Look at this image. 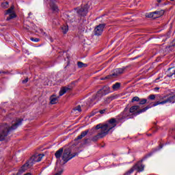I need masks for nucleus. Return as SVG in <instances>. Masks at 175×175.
I'll list each match as a JSON object with an SVG mask.
<instances>
[{
  "label": "nucleus",
  "instance_id": "f257e3e1",
  "mask_svg": "<svg viewBox=\"0 0 175 175\" xmlns=\"http://www.w3.org/2000/svg\"><path fill=\"white\" fill-rule=\"evenodd\" d=\"M23 119L16 118L12 122V126L8 124H3L0 126V142H8L10 138L12 131L17 129L23 124Z\"/></svg>",
  "mask_w": 175,
  "mask_h": 175
},
{
  "label": "nucleus",
  "instance_id": "f03ea898",
  "mask_svg": "<svg viewBox=\"0 0 175 175\" xmlns=\"http://www.w3.org/2000/svg\"><path fill=\"white\" fill-rule=\"evenodd\" d=\"M44 157V154H36L33 155L30 159L21 167L19 172L16 175H20L21 173H24L25 170H28L29 167H32L33 164L36 163V162H40Z\"/></svg>",
  "mask_w": 175,
  "mask_h": 175
},
{
  "label": "nucleus",
  "instance_id": "7ed1b4c3",
  "mask_svg": "<svg viewBox=\"0 0 175 175\" xmlns=\"http://www.w3.org/2000/svg\"><path fill=\"white\" fill-rule=\"evenodd\" d=\"M152 155V153H148L146 154L144 158L138 161L130 170H129L127 172L125 173V175H131L132 174L133 172H135V170H137V172H143L144 170V165L142 164V162L144 161H146L147 158H150Z\"/></svg>",
  "mask_w": 175,
  "mask_h": 175
},
{
  "label": "nucleus",
  "instance_id": "20e7f679",
  "mask_svg": "<svg viewBox=\"0 0 175 175\" xmlns=\"http://www.w3.org/2000/svg\"><path fill=\"white\" fill-rule=\"evenodd\" d=\"M117 126V120L116 118H111L107 122L103 125L102 131L107 135L111 131L113 132V129Z\"/></svg>",
  "mask_w": 175,
  "mask_h": 175
},
{
  "label": "nucleus",
  "instance_id": "39448f33",
  "mask_svg": "<svg viewBox=\"0 0 175 175\" xmlns=\"http://www.w3.org/2000/svg\"><path fill=\"white\" fill-rule=\"evenodd\" d=\"M105 96L101 91L98 90L97 93L93 96L92 99L90 100V103H88V106H94L96 102H99Z\"/></svg>",
  "mask_w": 175,
  "mask_h": 175
},
{
  "label": "nucleus",
  "instance_id": "423d86ee",
  "mask_svg": "<svg viewBox=\"0 0 175 175\" xmlns=\"http://www.w3.org/2000/svg\"><path fill=\"white\" fill-rule=\"evenodd\" d=\"M70 152V149L69 148L64 150L62 155V160L64 161V163H66V162H68V161H70V159L75 158V157L78 154L77 153H74L72 154Z\"/></svg>",
  "mask_w": 175,
  "mask_h": 175
},
{
  "label": "nucleus",
  "instance_id": "0eeeda50",
  "mask_svg": "<svg viewBox=\"0 0 175 175\" xmlns=\"http://www.w3.org/2000/svg\"><path fill=\"white\" fill-rule=\"evenodd\" d=\"M4 14L5 16H8L6 18L7 21H10L12 18H15L16 16V12H14V6L12 5L10 9L5 10Z\"/></svg>",
  "mask_w": 175,
  "mask_h": 175
},
{
  "label": "nucleus",
  "instance_id": "6e6552de",
  "mask_svg": "<svg viewBox=\"0 0 175 175\" xmlns=\"http://www.w3.org/2000/svg\"><path fill=\"white\" fill-rule=\"evenodd\" d=\"M77 13L78 16H81L82 17L87 16V14L88 13V5H85L83 7L78 8Z\"/></svg>",
  "mask_w": 175,
  "mask_h": 175
},
{
  "label": "nucleus",
  "instance_id": "1a4fd4ad",
  "mask_svg": "<svg viewBox=\"0 0 175 175\" xmlns=\"http://www.w3.org/2000/svg\"><path fill=\"white\" fill-rule=\"evenodd\" d=\"M105 27H106L105 24H100L94 29V35L96 36H100L103 32V29H105Z\"/></svg>",
  "mask_w": 175,
  "mask_h": 175
},
{
  "label": "nucleus",
  "instance_id": "9d476101",
  "mask_svg": "<svg viewBox=\"0 0 175 175\" xmlns=\"http://www.w3.org/2000/svg\"><path fill=\"white\" fill-rule=\"evenodd\" d=\"M126 69V67H122L121 68H116L115 70H113V72L111 76L117 77V76H119V75H122V73L125 72Z\"/></svg>",
  "mask_w": 175,
  "mask_h": 175
},
{
  "label": "nucleus",
  "instance_id": "9b49d317",
  "mask_svg": "<svg viewBox=\"0 0 175 175\" xmlns=\"http://www.w3.org/2000/svg\"><path fill=\"white\" fill-rule=\"evenodd\" d=\"M105 136H106L105 133H104L103 131H100L96 135L92 138V141L97 142L98 139H102L103 137H105Z\"/></svg>",
  "mask_w": 175,
  "mask_h": 175
},
{
  "label": "nucleus",
  "instance_id": "f8f14e48",
  "mask_svg": "<svg viewBox=\"0 0 175 175\" xmlns=\"http://www.w3.org/2000/svg\"><path fill=\"white\" fill-rule=\"evenodd\" d=\"M64 152L63 148H59L56 152L55 153V157L57 158V164H58V162L61 161V157H62V153Z\"/></svg>",
  "mask_w": 175,
  "mask_h": 175
},
{
  "label": "nucleus",
  "instance_id": "ddd939ff",
  "mask_svg": "<svg viewBox=\"0 0 175 175\" xmlns=\"http://www.w3.org/2000/svg\"><path fill=\"white\" fill-rule=\"evenodd\" d=\"M103 95H107V94L110 93V88L109 86H104L102 89L100 90Z\"/></svg>",
  "mask_w": 175,
  "mask_h": 175
},
{
  "label": "nucleus",
  "instance_id": "4468645a",
  "mask_svg": "<svg viewBox=\"0 0 175 175\" xmlns=\"http://www.w3.org/2000/svg\"><path fill=\"white\" fill-rule=\"evenodd\" d=\"M70 90V88L64 87L62 88L59 91V96H62V95H65L66 92H68Z\"/></svg>",
  "mask_w": 175,
  "mask_h": 175
},
{
  "label": "nucleus",
  "instance_id": "2eb2a0df",
  "mask_svg": "<svg viewBox=\"0 0 175 175\" xmlns=\"http://www.w3.org/2000/svg\"><path fill=\"white\" fill-rule=\"evenodd\" d=\"M88 132H90V131L88 130H86L85 131H82L81 133V135H79L77 137V140H80V139H83V137H85V136H87V135H88Z\"/></svg>",
  "mask_w": 175,
  "mask_h": 175
},
{
  "label": "nucleus",
  "instance_id": "dca6fc26",
  "mask_svg": "<svg viewBox=\"0 0 175 175\" xmlns=\"http://www.w3.org/2000/svg\"><path fill=\"white\" fill-rule=\"evenodd\" d=\"M154 14L156 18H159V17H161L163 14H165V11L163 10L155 11L154 12Z\"/></svg>",
  "mask_w": 175,
  "mask_h": 175
},
{
  "label": "nucleus",
  "instance_id": "f3484780",
  "mask_svg": "<svg viewBox=\"0 0 175 175\" xmlns=\"http://www.w3.org/2000/svg\"><path fill=\"white\" fill-rule=\"evenodd\" d=\"M50 100H51V105H55V103H58V97H57L56 96H51L50 98Z\"/></svg>",
  "mask_w": 175,
  "mask_h": 175
},
{
  "label": "nucleus",
  "instance_id": "a211bd4d",
  "mask_svg": "<svg viewBox=\"0 0 175 175\" xmlns=\"http://www.w3.org/2000/svg\"><path fill=\"white\" fill-rule=\"evenodd\" d=\"M151 107L150 106H147L144 108H143L142 109H140L139 111H137L135 113V116H139V114H142V113H144L145 111H147V110H148V109H150Z\"/></svg>",
  "mask_w": 175,
  "mask_h": 175
},
{
  "label": "nucleus",
  "instance_id": "6ab92c4d",
  "mask_svg": "<svg viewBox=\"0 0 175 175\" xmlns=\"http://www.w3.org/2000/svg\"><path fill=\"white\" fill-rule=\"evenodd\" d=\"M61 29H62V33L65 35L66 33H68V31H69V27L68 25H63L61 27Z\"/></svg>",
  "mask_w": 175,
  "mask_h": 175
},
{
  "label": "nucleus",
  "instance_id": "aec40b11",
  "mask_svg": "<svg viewBox=\"0 0 175 175\" xmlns=\"http://www.w3.org/2000/svg\"><path fill=\"white\" fill-rule=\"evenodd\" d=\"M140 109V106L139 105H134L130 108V113H135L137 110Z\"/></svg>",
  "mask_w": 175,
  "mask_h": 175
},
{
  "label": "nucleus",
  "instance_id": "412c9836",
  "mask_svg": "<svg viewBox=\"0 0 175 175\" xmlns=\"http://www.w3.org/2000/svg\"><path fill=\"white\" fill-rule=\"evenodd\" d=\"M168 72H170V74L167 75L168 77H172L173 75H175V67L169 68Z\"/></svg>",
  "mask_w": 175,
  "mask_h": 175
},
{
  "label": "nucleus",
  "instance_id": "4be33fe9",
  "mask_svg": "<svg viewBox=\"0 0 175 175\" xmlns=\"http://www.w3.org/2000/svg\"><path fill=\"white\" fill-rule=\"evenodd\" d=\"M114 99H116V96H109L105 99V103L109 104L111 100H114Z\"/></svg>",
  "mask_w": 175,
  "mask_h": 175
},
{
  "label": "nucleus",
  "instance_id": "5701e85b",
  "mask_svg": "<svg viewBox=\"0 0 175 175\" xmlns=\"http://www.w3.org/2000/svg\"><path fill=\"white\" fill-rule=\"evenodd\" d=\"M50 6H51V9H52L53 12H58V6H57V5L52 3H51Z\"/></svg>",
  "mask_w": 175,
  "mask_h": 175
},
{
  "label": "nucleus",
  "instance_id": "b1692460",
  "mask_svg": "<svg viewBox=\"0 0 175 175\" xmlns=\"http://www.w3.org/2000/svg\"><path fill=\"white\" fill-rule=\"evenodd\" d=\"M146 17H148V18H157V16H155L154 12L146 14Z\"/></svg>",
  "mask_w": 175,
  "mask_h": 175
},
{
  "label": "nucleus",
  "instance_id": "393cba45",
  "mask_svg": "<svg viewBox=\"0 0 175 175\" xmlns=\"http://www.w3.org/2000/svg\"><path fill=\"white\" fill-rule=\"evenodd\" d=\"M77 65L79 68H87V66H88V65L87 64H84L81 62H79L77 63Z\"/></svg>",
  "mask_w": 175,
  "mask_h": 175
},
{
  "label": "nucleus",
  "instance_id": "a878e982",
  "mask_svg": "<svg viewBox=\"0 0 175 175\" xmlns=\"http://www.w3.org/2000/svg\"><path fill=\"white\" fill-rule=\"evenodd\" d=\"M121 87V83H116L112 85L113 90H118Z\"/></svg>",
  "mask_w": 175,
  "mask_h": 175
},
{
  "label": "nucleus",
  "instance_id": "bb28decb",
  "mask_svg": "<svg viewBox=\"0 0 175 175\" xmlns=\"http://www.w3.org/2000/svg\"><path fill=\"white\" fill-rule=\"evenodd\" d=\"M1 7L4 8V9L9 8V2L6 1V2L2 3Z\"/></svg>",
  "mask_w": 175,
  "mask_h": 175
},
{
  "label": "nucleus",
  "instance_id": "cd10ccee",
  "mask_svg": "<svg viewBox=\"0 0 175 175\" xmlns=\"http://www.w3.org/2000/svg\"><path fill=\"white\" fill-rule=\"evenodd\" d=\"M146 103H147V99H146V98H141V99H139V105H146Z\"/></svg>",
  "mask_w": 175,
  "mask_h": 175
},
{
  "label": "nucleus",
  "instance_id": "c85d7f7f",
  "mask_svg": "<svg viewBox=\"0 0 175 175\" xmlns=\"http://www.w3.org/2000/svg\"><path fill=\"white\" fill-rule=\"evenodd\" d=\"M74 111H79V113H80L81 111V107L80 105H78L77 107H75L73 109Z\"/></svg>",
  "mask_w": 175,
  "mask_h": 175
},
{
  "label": "nucleus",
  "instance_id": "c756f323",
  "mask_svg": "<svg viewBox=\"0 0 175 175\" xmlns=\"http://www.w3.org/2000/svg\"><path fill=\"white\" fill-rule=\"evenodd\" d=\"M103 127V124H98L96 126V129H100V132H102V128Z\"/></svg>",
  "mask_w": 175,
  "mask_h": 175
},
{
  "label": "nucleus",
  "instance_id": "7c9ffc66",
  "mask_svg": "<svg viewBox=\"0 0 175 175\" xmlns=\"http://www.w3.org/2000/svg\"><path fill=\"white\" fill-rule=\"evenodd\" d=\"M140 100V98H139L138 96H135L132 98V100L131 102L133 103V102H139Z\"/></svg>",
  "mask_w": 175,
  "mask_h": 175
},
{
  "label": "nucleus",
  "instance_id": "2f4dec72",
  "mask_svg": "<svg viewBox=\"0 0 175 175\" xmlns=\"http://www.w3.org/2000/svg\"><path fill=\"white\" fill-rule=\"evenodd\" d=\"M171 49H175V40H174L170 45Z\"/></svg>",
  "mask_w": 175,
  "mask_h": 175
},
{
  "label": "nucleus",
  "instance_id": "473e14b6",
  "mask_svg": "<svg viewBox=\"0 0 175 175\" xmlns=\"http://www.w3.org/2000/svg\"><path fill=\"white\" fill-rule=\"evenodd\" d=\"M30 40H31V42H36V43H38V42H39V40H40L39 38H31Z\"/></svg>",
  "mask_w": 175,
  "mask_h": 175
},
{
  "label": "nucleus",
  "instance_id": "72a5a7b5",
  "mask_svg": "<svg viewBox=\"0 0 175 175\" xmlns=\"http://www.w3.org/2000/svg\"><path fill=\"white\" fill-rule=\"evenodd\" d=\"M111 77V75H108L105 77L100 78V80H107V79H110Z\"/></svg>",
  "mask_w": 175,
  "mask_h": 175
},
{
  "label": "nucleus",
  "instance_id": "f704fd0d",
  "mask_svg": "<svg viewBox=\"0 0 175 175\" xmlns=\"http://www.w3.org/2000/svg\"><path fill=\"white\" fill-rule=\"evenodd\" d=\"M100 114H105L106 113V109H102L98 111Z\"/></svg>",
  "mask_w": 175,
  "mask_h": 175
},
{
  "label": "nucleus",
  "instance_id": "c9c22d12",
  "mask_svg": "<svg viewBox=\"0 0 175 175\" xmlns=\"http://www.w3.org/2000/svg\"><path fill=\"white\" fill-rule=\"evenodd\" d=\"M23 84H25L26 83H28V78H26L25 80L22 81Z\"/></svg>",
  "mask_w": 175,
  "mask_h": 175
},
{
  "label": "nucleus",
  "instance_id": "e433bc0d",
  "mask_svg": "<svg viewBox=\"0 0 175 175\" xmlns=\"http://www.w3.org/2000/svg\"><path fill=\"white\" fill-rule=\"evenodd\" d=\"M158 80H159V77L157 78V79L154 80V83H157V82H158Z\"/></svg>",
  "mask_w": 175,
  "mask_h": 175
},
{
  "label": "nucleus",
  "instance_id": "4c0bfd02",
  "mask_svg": "<svg viewBox=\"0 0 175 175\" xmlns=\"http://www.w3.org/2000/svg\"><path fill=\"white\" fill-rule=\"evenodd\" d=\"M126 111H128V108L124 109V113H126Z\"/></svg>",
  "mask_w": 175,
  "mask_h": 175
},
{
  "label": "nucleus",
  "instance_id": "58836bf2",
  "mask_svg": "<svg viewBox=\"0 0 175 175\" xmlns=\"http://www.w3.org/2000/svg\"><path fill=\"white\" fill-rule=\"evenodd\" d=\"M157 2H159V3H161V2H162V0H157Z\"/></svg>",
  "mask_w": 175,
  "mask_h": 175
},
{
  "label": "nucleus",
  "instance_id": "ea45409f",
  "mask_svg": "<svg viewBox=\"0 0 175 175\" xmlns=\"http://www.w3.org/2000/svg\"><path fill=\"white\" fill-rule=\"evenodd\" d=\"M31 173H27V174H25V175H31Z\"/></svg>",
  "mask_w": 175,
  "mask_h": 175
},
{
  "label": "nucleus",
  "instance_id": "a19ab883",
  "mask_svg": "<svg viewBox=\"0 0 175 175\" xmlns=\"http://www.w3.org/2000/svg\"><path fill=\"white\" fill-rule=\"evenodd\" d=\"M49 39L51 42H53V38H50Z\"/></svg>",
  "mask_w": 175,
  "mask_h": 175
},
{
  "label": "nucleus",
  "instance_id": "79ce46f5",
  "mask_svg": "<svg viewBox=\"0 0 175 175\" xmlns=\"http://www.w3.org/2000/svg\"><path fill=\"white\" fill-rule=\"evenodd\" d=\"M154 90H159V88H155Z\"/></svg>",
  "mask_w": 175,
  "mask_h": 175
},
{
  "label": "nucleus",
  "instance_id": "37998d69",
  "mask_svg": "<svg viewBox=\"0 0 175 175\" xmlns=\"http://www.w3.org/2000/svg\"><path fill=\"white\" fill-rule=\"evenodd\" d=\"M87 140H88V139H85V143H87Z\"/></svg>",
  "mask_w": 175,
  "mask_h": 175
},
{
  "label": "nucleus",
  "instance_id": "c03bdc74",
  "mask_svg": "<svg viewBox=\"0 0 175 175\" xmlns=\"http://www.w3.org/2000/svg\"><path fill=\"white\" fill-rule=\"evenodd\" d=\"M31 14H32L31 12H30V13H29V16H31Z\"/></svg>",
  "mask_w": 175,
  "mask_h": 175
},
{
  "label": "nucleus",
  "instance_id": "a18cd8bd",
  "mask_svg": "<svg viewBox=\"0 0 175 175\" xmlns=\"http://www.w3.org/2000/svg\"><path fill=\"white\" fill-rule=\"evenodd\" d=\"M160 148H162V146H160Z\"/></svg>",
  "mask_w": 175,
  "mask_h": 175
}]
</instances>
